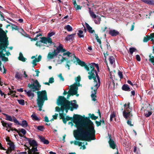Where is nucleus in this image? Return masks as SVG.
I'll list each match as a JSON object with an SVG mask.
<instances>
[{
    "instance_id": "19",
    "label": "nucleus",
    "mask_w": 154,
    "mask_h": 154,
    "mask_svg": "<svg viewBox=\"0 0 154 154\" xmlns=\"http://www.w3.org/2000/svg\"><path fill=\"white\" fill-rule=\"evenodd\" d=\"M39 138L40 140V141L43 143L44 144H48L49 143V141L45 139V137L42 136H40L39 137Z\"/></svg>"
},
{
    "instance_id": "21",
    "label": "nucleus",
    "mask_w": 154,
    "mask_h": 154,
    "mask_svg": "<svg viewBox=\"0 0 154 154\" xmlns=\"http://www.w3.org/2000/svg\"><path fill=\"white\" fill-rule=\"evenodd\" d=\"M122 90L125 91H129L131 90L130 88L127 84L123 85L122 87Z\"/></svg>"
},
{
    "instance_id": "10",
    "label": "nucleus",
    "mask_w": 154,
    "mask_h": 154,
    "mask_svg": "<svg viewBox=\"0 0 154 154\" xmlns=\"http://www.w3.org/2000/svg\"><path fill=\"white\" fill-rule=\"evenodd\" d=\"M81 78H76V79H75V82L74 83L73 85H72L71 86V88H73V87L74 86L75 87V88H76V94L74 95H76L77 97L79 95V94H77V90L78 89V87L79 86H80L79 82L81 81Z\"/></svg>"
},
{
    "instance_id": "32",
    "label": "nucleus",
    "mask_w": 154,
    "mask_h": 154,
    "mask_svg": "<svg viewBox=\"0 0 154 154\" xmlns=\"http://www.w3.org/2000/svg\"><path fill=\"white\" fill-rule=\"evenodd\" d=\"M71 102L72 101H70V106L71 105L72 107L74 108V109H77L78 107V105L75 103H72Z\"/></svg>"
},
{
    "instance_id": "12",
    "label": "nucleus",
    "mask_w": 154,
    "mask_h": 154,
    "mask_svg": "<svg viewBox=\"0 0 154 154\" xmlns=\"http://www.w3.org/2000/svg\"><path fill=\"white\" fill-rule=\"evenodd\" d=\"M14 118V122L17 125H21L23 127H26L28 126V123L26 120H23L22 121V123H20L15 117Z\"/></svg>"
},
{
    "instance_id": "58",
    "label": "nucleus",
    "mask_w": 154,
    "mask_h": 154,
    "mask_svg": "<svg viewBox=\"0 0 154 154\" xmlns=\"http://www.w3.org/2000/svg\"><path fill=\"white\" fill-rule=\"evenodd\" d=\"M71 54V53L70 52L67 51V52L64 53L63 54V56H67L68 57H69Z\"/></svg>"
},
{
    "instance_id": "44",
    "label": "nucleus",
    "mask_w": 154,
    "mask_h": 154,
    "mask_svg": "<svg viewBox=\"0 0 154 154\" xmlns=\"http://www.w3.org/2000/svg\"><path fill=\"white\" fill-rule=\"evenodd\" d=\"M42 43H43V42L42 41V39H41L40 41L37 42L35 44V45L37 46L40 47L42 45Z\"/></svg>"
},
{
    "instance_id": "45",
    "label": "nucleus",
    "mask_w": 154,
    "mask_h": 154,
    "mask_svg": "<svg viewBox=\"0 0 154 154\" xmlns=\"http://www.w3.org/2000/svg\"><path fill=\"white\" fill-rule=\"evenodd\" d=\"M132 116H130V117H128V118H129V119H128L127 121V123L128 125H130V126H133V125L131 124V120L132 119H131V117Z\"/></svg>"
},
{
    "instance_id": "54",
    "label": "nucleus",
    "mask_w": 154,
    "mask_h": 154,
    "mask_svg": "<svg viewBox=\"0 0 154 154\" xmlns=\"http://www.w3.org/2000/svg\"><path fill=\"white\" fill-rule=\"evenodd\" d=\"M22 76V73L21 72H17L16 73L15 77H21Z\"/></svg>"
},
{
    "instance_id": "5",
    "label": "nucleus",
    "mask_w": 154,
    "mask_h": 154,
    "mask_svg": "<svg viewBox=\"0 0 154 154\" xmlns=\"http://www.w3.org/2000/svg\"><path fill=\"white\" fill-rule=\"evenodd\" d=\"M70 101L66 100L64 97L60 96L57 100V104L58 105H61L60 111L63 112L66 106L70 105Z\"/></svg>"
},
{
    "instance_id": "57",
    "label": "nucleus",
    "mask_w": 154,
    "mask_h": 154,
    "mask_svg": "<svg viewBox=\"0 0 154 154\" xmlns=\"http://www.w3.org/2000/svg\"><path fill=\"white\" fill-rule=\"evenodd\" d=\"M95 122L96 124L97 127H98L101 125V120H100L99 121H95Z\"/></svg>"
},
{
    "instance_id": "28",
    "label": "nucleus",
    "mask_w": 154,
    "mask_h": 154,
    "mask_svg": "<svg viewBox=\"0 0 154 154\" xmlns=\"http://www.w3.org/2000/svg\"><path fill=\"white\" fill-rule=\"evenodd\" d=\"M18 59L20 60L23 62L25 61L26 60V59L23 57V54L21 52L20 53L19 56L18 57Z\"/></svg>"
},
{
    "instance_id": "47",
    "label": "nucleus",
    "mask_w": 154,
    "mask_h": 154,
    "mask_svg": "<svg viewBox=\"0 0 154 154\" xmlns=\"http://www.w3.org/2000/svg\"><path fill=\"white\" fill-rule=\"evenodd\" d=\"M39 73V72L37 70H35V71H33V76H38Z\"/></svg>"
},
{
    "instance_id": "39",
    "label": "nucleus",
    "mask_w": 154,
    "mask_h": 154,
    "mask_svg": "<svg viewBox=\"0 0 154 154\" xmlns=\"http://www.w3.org/2000/svg\"><path fill=\"white\" fill-rule=\"evenodd\" d=\"M66 29L69 32L71 31L72 30V28L69 25H67L65 26Z\"/></svg>"
},
{
    "instance_id": "63",
    "label": "nucleus",
    "mask_w": 154,
    "mask_h": 154,
    "mask_svg": "<svg viewBox=\"0 0 154 154\" xmlns=\"http://www.w3.org/2000/svg\"><path fill=\"white\" fill-rule=\"evenodd\" d=\"M54 78H50L49 82L50 83H52L54 82Z\"/></svg>"
},
{
    "instance_id": "33",
    "label": "nucleus",
    "mask_w": 154,
    "mask_h": 154,
    "mask_svg": "<svg viewBox=\"0 0 154 154\" xmlns=\"http://www.w3.org/2000/svg\"><path fill=\"white\" fill-rule=\"evenodd\" d=\"M129 51L130 53L132 54L134 52L137 51V50L135 48L132 47L129 48Z\"/></svg>"
},
{
    "instance_id": "43",
    "label": "nucleus",
    "mask_w": 154,
    "mask_h": 154,
    "mask_svg": "<svg viewBox=\"0 0 154 154\" xmlns=\"http://www.w3.org/2000/svg\"><path fill=\"white\" fill-rule=\"evenodd\" d=\"M32 89H33L32 90L33 92H34L36 91H38L39 89V88L37 87V86L36 85H35L34 84H33V86Z\"/></svg>"
},
{
    "instance_id": "1",
    "label": "nucleus",
    "mask_w": 154,
    "mask_h": 154,
    "mask_svg": "<svg viewBox=\"0 0 154 154\" xmlns=\"http://www.w3.org/2000/svg\"><path fill=\"white\" fill-rule=\"evenodd\" d=\"M73 118V122L77 128L74 131V136L76 140L90 142L96 139V131L89 116L85 117L83 122L81 121L84 118L81 115L74 114Z\"/></svg>"
},
{
    "instance_id": "11",
    "label": "nucleus",
    "mask_w": 154,
    "mask_h": 154,
    "mask_svg": "<svg viewBox=\"0 0 154 154\" xmlns=\"http://www.w3.org/2000/svg\"><path fill=\"white\" fill-rule=\"evenodd\" d=\"M76 88L75 87H73V88H71V87L70 89L68 91V94L66 98L67 99H69V97L71 95L73 96L74 94H76Z\"/></svg>"
},
{
    "instance_id": "50",
    "label": "nucleus",
    "mask_w": 154,
    "mask_h": 154,
    "mask_svg": "<svg viewBox=\"0 0 154 154\" xmlns=\"http://www.w3.org/2000/svg\"><path fill=\"white\" fill-rule=\"evenodd\" d=\"M1 122L2 123V125L3 127H5L6 128L8 127V123L5 122L4 121H2Z\"/></svg>"
},
{
    "instance_id": "35",
    "label": "nucleus",
    "mask_w": 154,
    "mask_h": 154,
    "mask_svg": "<svg viewBox=\"0 0 154 154\" xmlns=\"http://www.w3.org/2000/svg\"><path fill=\"white\" fill-rule=\"evenodd\" d=\"M73 58L72 60V61L74 62V63H77L78 62V59H79V58L76 57L74 55H73Z\"/></svg>"
},
{
    "instance_id": "7",
    "label": "nucleus",
    "mask_w": 154,
    "mask_h": 154,
    "mask_svg": "<svg viewBox=\"0 0 154 154\" xmlns=\"http://www.w3.org/2000/svg\"><path fill=\"white\" fill-rule=\"evenodd\" d=\"M93 64H89V70H87L88 71V73L89 75L88 77H99L98 72L93 66Z\"/></svg>"
},
{
    "instance_id": "61",
    "label": "nucleus",
    "mask_w": 154,
    "mask_h": 154,
    "mask_svg": "<svg viewBox=\"0 0 154 154\" xmlns=\"http://www.w3.org/2000/svg\"><path fill=\"white\" fill-rule=\"evenodd\" d=\"M58 114L55 113L54 115L53 116V119H57V117L58 116Z\"/></svg>"
},
{
    "instance_id": "25",
    "label": "nucleus",
    "mask_w": 154,
    "mask_h": 154,
    "mask_svg": "<svg viewBox=\"0 0 154 154\" xmlns=\"http://www.w3.org/2000/svg\"><path fill=\"white\" fill-rule=\"evenodd\" d=\"M94 21L95 23L97 24H100V21L101 20V18L100 16H97L96 18H94Z\"/></svg>"
},
{
    "instance_id": "16",
    "label": "nucleus",
    "mask_w": 154,
    "mask_h": 154,
    "mask_svg": "<svg viewBox=\"0 0 154 154\" xmlns=\"http://www.w3.org/2000/svg\"><path fill=\"white\" fill-rule=\"evenodd\" d=\"M54 51L57 54L60 52H64L66 51V50L63 48V46L61 44H60L59 46L56 49H55Z\"/></svg>"
},
{
    "instance_id": "62",
    "label": "nucleus",
    "mask_w": 154,
    "mask_h": 154,
    "mask_svg": "<svg viewBox=\"0 0 154 154\" xmlns=\"http://www.w3.org/2000/svg\"><path fill=\"white\" fill-rule=\"evenodd\" d=\"M12 151H13V150L8 148V149L6 151V153L7 154H10V153Z\"/></svg>"
},
{
    "instance_id": "9",
    "label": "nucleus",
    "mask_w": 154,
    "mask_h": 154,
    "mask_svg": "<svg viewBox=\"0 0 154 154\" xmlns=\"http://www.w3.org/2000/svg\"><path fill=\"white\" fill-rule=\"evenodd\" d=\"M40 38L41 39H42V41L43 42V43L46 45L48 44V45H47V47H48L53 43L51 38H49L47 37H40Z\"/></svg>"
},
{
    "instance_id": "51",
    "label": "nucleus",
    "mask_w": 154,
    "mask_h": 154,
    "mask_svg": "<svg viewBox=\"0 0 154 154\" xmlns=\"http://www.w3.org/2000/svg\"><path fill=\"white\" fill-rule=\"evenodd\" d=\"M66 114H64L63 113H59V116L60 117V119H63L65 118V116L66 115Z\"/></svg>"
},
{
    "instance_id": "40",
    "label": "nucleus",
    "mask_w": 154,
    "mask_h": 154,
    "mask_svg": "<svg viewBox=\"0 0 154 154\" xmlns=\"http://www.w3.org/2000/svg\"><path fill=\"white\" fill-rule=\"evenodd\" d=\"M55 34V33L54 32H50L48 34L47 37L49 38H51L50 37L54 35Z\"/></svg>"
},
{
    "instance_id": "8",
    "label": "nucleus",
    "mask_w": 154,
    "mask_h": 154,
    "mask_svg": "<svg viewBox=\"0 0 154 154\" xmlns=\"http://www.w3.org/2000/svg\"><path fill=\"white\" fill-rule=\"evenodd\" d=\"M0 41L1 42L4 43L3 45L5 47H7L8 45V42L7 41V38L6 35L5 34L2 35L0 33Z\"/></svg>"
},
{
    "instance_id": "20",
    "label": "nucleus",
    "mask_w": 154,
    "mask_h": 154,
    "mask_svg": "<svg viewBox=\"0 0 154 154\" xmlns=\"http://www.w3.org/2000/svg\"><path fill=\"white\" fill-rule=\"evenodd\" d=\"M3 114L5 116L6 118L5 119L6 120H8L11 122L13 121L14 122V117H15L14 116H13L12 117L9 115L5 114V113H3Z\"/></svg>"
},
{
    "instance_id": "46",
    "label": "nucleus",
    "mask_w": 154,
    "mask_h": 154,
    "mask_svg": "<svg viewBox=\"0 0 154 154\" xmlns=\"http://www.w3.org/2000/svg\"><path fill=\"white\" fill-rule=\"evenodd\" d=\"M37 129L41 131H43L44 129H45L43 125H40L38 126L37 127Z\"/></svg>"
},
{
    "instance_id": "2",
    "label": "nucleus",
    "mask_w": 154,
    "mask_h": 154,
    "mask_svg": "<svg viewBox=\"0 0 154 154\" xmlns=\"http://www.w3.org/2000/svg\"><path fill=\"white\" fill-rule=\"evenodd\" d=\"M24 138L26 140H27L31 146L32 147L31 149L26 146V145H24V146L27 148L28 149V154H39V152H37V149L38 143L37 142L34 140L32 139L31 138H27L26 137H24Z\"/></svg>"
},
{
    "instance_id": "30",
    "label": "nucleus",
    "mask_w": 154,
    "mask_h": 154,
    "mask_svg": "<svg viewBox=\"0 0 154 154\" xmlns=\"http://www.w3.org/2000/svg\"><path fill=\"white\" fill-rule=\"evenodd\" d=\"M32 90H29L27 92V94L29 97H31L32 99L34 97V94L32 92Z\"/></svg>"
},
{
    "instance_id": "31",
    "label": "nucleus",
    "mask_w": 154,
    "mask_h": 154,
    "mask_svg": "<svg viewBox=\"0 0 154 154\" xmlns=\"http://www.w3.org/2000/svg\"><path fill=\"white\" fill-rule=\"evenodd\" d=\"M89 9L90 10L89 12L91 16L93 18H96L97 16L95 14H94V12L93 11L91 10L90 8Z\"/></svg>"
},
{
    "instance_id": "29",
    "label": "nucleus",
    "mask_w": 154,
    "mask_h": 154,
    "mask_svg": "<svg viewBox=\"0 0 154 154\" xmlns=\"http://www.w3.org/2000/svg\"><path fill=\"white\" fill-rule=\"evenodd\" d=\"M88 115L89 116L90 118H91L92 119L94 120H95L97 119L98 117V116H95L94 114H91V113H89L88 114Z\"/></svg>"
},
{
    "instance_id": "6",
    "label": "nucleus",
    "mask_w": 154,
    "mask_h": 154,
    "mask_svg": "<svg viewBox=\"0 0 154 154\" xmlns=\"http://www.w3.org/2000/svg\"><path fill=\"white\" fill-rule=\"evenodd\" d=\"M130 103L128 102V104L125 103L124 105L125 109L123 111V115L124 117L127 119L130 116H132L133 115L131 113L132 111V108H130Z\"/></svg>"
},
{
    "instance_id": "17",
    "label": "nucleus",
    "mask_w": 154,
    "mask_h": 154,
    "mask_svg": "<svg viewBox=\"0 0 154 154\" xmlns=\"http://www.w3.org/2000/svg\"><path fill=\"white\" fill-rule=\"evenodd\" d=\"M111 136L109 137V143L110 148H112L113 149H116V145L114 141L112 139H111L110 138Z\"/></svg>"
},
{
    "instance_id": "55",
    "label": "nucleus",
    "mask_w": 154,
    "mask_h": 154,
    "mask_svg": "<svg viewBox=\"0 0 154 154\" xmlns=\"http://www.w3.org/2000/svg\"><path fill=\"white\" fill-rule=\"evenodd\" d=\"M93 63L92 65L93 67H94V66H95L97 68V71H99V67L98 66V65L97 64H96L94 63Z\"/></svg>"
},
{
    "instance_id": "60",
    "label": "nucleus",
    "mask_w": 154,
    "mask_h": 154,
    "mask_svg": "<svg viewBox=\"0 0 154 154\" xmlns=\"http://www.w3.org/2000/svg\"><path fill=\"white\" fill-rule=\"evenodd\" d=\"M20 132L23 134V135H25L26 133V131L23 128H22L20 130Z\"/></svg>"
},
{
    "instance_id": "53",
    "label": "nucleus",
    "mask_w": 154,
    "mask_h": 154,
    "mask_svg": "<svg viewBox=\"0 0 154 154\" xmlns=\"http://www.w3.org/2000/svg\"><path fill=\"white\" fill-rule=\"evenodd\" d=\"M9 89L10 90H11V89H10V88H9ZM10 94H9V93L8 94V95H9L11 94H13V96L14 97H17L18 96H15V93H16V92L15 91H11V90H10Z\"/></svg>"
},
{
    "instance_id": "4",
    "label": "nucleus",
    "mask_w": 154,
    "mask_h": 154,
    "mask_svg": "<svg viewBox=\"0 0 154 154\" xmlns=\"http://www.w3.org/2000/svg\"><path fill=\"white\" fill-rule=\"evenodd\" d=\"M89 79L90 80H91L92 79H94V87L96 88V89L91 91L92 94L91 96L92 100L95 101L97 100L96 98L97 97V90L100 85V78H89Z\"/></svg>"
},
{
    "instance_id": "23",
    "label": "nucleus",
    "mask_w": 154,
    "mask_h": 154,
    "mask_svg": "<svg viewBox=\"0 0 154 154\" xmlns=\"http://www.w3.org/2000/svg\"><path fill=\"white\" fill-rule=\"evenodd\" d=\"M86 26L88 31L89 32L91 33H93L94 32V31L92 29V28L89 26V25L87 23H85Z\"/></svg>"
},
{
    "instance_id": "41",
    "label": "nucleus",
    "mask_w": 154,
    "mask_h": 154,
    "mask_svg": "<svg viewBox=\"0 0 154 154\" xmlns=\"http://www.w3.org/2000/svg\"><path fill=\"white\" fill-rule=\"evenodd\" d=\"M18 103L22 105H24L25 104L24 100L23 99L17 100Z\"/></svg>"
},
{
    "instance_id": "59",
    "label": "nucleus",
    "mask_w": 154,
    "mask_h": 154,
    "mask_svg": "<svg viewBox=\"0 0 154 154\" xmlns=\"http://www.w3.org/2000/svg\"><path fill=\"white\" fill-rule=\"evenodd\" d=\"M70 105H68L66 106V107H65V109L66 112V113L67 112H68V110L70 109Z\"/></svg>"
},
{
    "instance_id": "27",
    "label": "nucleus",
    "mask_w": 154,
    "mask_h": 154,
    "mask_svg": "<svg viewBox=\"0 0 154 154\" xmlns=\"http://www.w3.org/2000/svg\"><path fill=\"white\" fill-rule=\"evenodd\" d=\"M109 61L111 65H112L115 63V59L112 56L109 57Z\"/></svg>"
},
{
    "instance_id": "15",
    "label": "nucleus",
    "mask_w": 154,
    "mask_h": 154,
    "mask_svg": "<svg viewBox=\"0 0 154 154\" xmlns=\"http://www.w3.org/2000/svg\"><path fill=\"white\" fill-rule=\"evenodd\" d=\"M78 62L77 63H78L79 65L82 66H84L85 69H86L87 70H89V63H88V65H86V63L84 61H81L80 59H78Z\"/></svg>"
},
{
    "instance_id": "64",
    "label": "nucleus",
    "mask_w": 154,
    "mask_h": 154,
    "mask_svg": "<svg viewBox=\"0 0 154 154\" xmlns=\"http://www.w3.org/2000/svg\"><path fill=\"white\" fill-rule=\"evenodd\" d=\"M136 58L137 60L138 61H140L141 60L140 57L139 55H136Z\"/></svg>"
},
{
    "instance_id": "13",
    "label": "nucleus",
    "mask_w": 154,
    "mask_h": 154,
    "mask_svg": "<svg viewBox=\"0 0 154 154\" xmlns=\"http://www.w3.org/2000/svg\"><path fill=\"white\" fill-rule=\"evenodd\" d=\"M154 38V33H151L150 34V35H146V37H145L143 41L144 42H146L150 39H151V41H153Z\"/></svg>"
},
{
    "instance_id": "49",
    "label": "nucleus",
    "mask_w": 154,
    "mask_h": 154,
    "mask_svg": "<svg viewBox=\"0 0 154 154\" xmlns=\"http://www.w3.org/2000/svg\"><path fill=\"white\" fill-rule=\"evenodd\" d=\"M64 60H65V58L63 57H62V58L61 59L57 60V62L58 64H61L63 62Z\"/></svg>"
},
{
    "instance_id": "52",
    "label": "nucleus",
    "mask_w": 154,
    "mask_h": 154,
    "mask_svg": "<svg viewBox=\"0 0 154 154\" xmlns=\"http://www.w3.org/2000/svg\"><path fill=\"white\" fill-rule=\"evenodd\" d=\"M65 119H66V121H67L71 120V121L72 120V121L73 122V120H74L73 117L72 118V117H70L68 116H66Z\"/></svg>"
},
{
    "instance_id": "48",
    "label": "nucleus",
    "mask_w": 154,
    "mask_h": 154,
    "mask_svg": "<svg viewBox=\"0 0 154 154\" xmlns=\"http://www.w3.org/2000/svg\"><path fill=\"white\" fill-rule=\"evenodd\" d=\"M82 142L79 141H75L74 142V144L75 145H78L79 146H82Z\"/></svg>"
},
{
    "instance_id": "37",
    "label": "nucleus",
    "mask_w": 154,
    "mask_h": 154,
    "mask_svg": "<svg viewBox=\"0 0 154 154\" xmlns=\"http://www.w3.org/2000/svg\"><path fill=\"white\" fill-rule=\"evenodd\" d=\"M149 61L152 63L153 65L154 66V57L150 55L149 56Z\"/></svg>"
},
{
    "instance_id": "26",
    "label": "nucleus",
    "mask_w": 154,
    "mask_h": 154,
    "mask_svg": "<svg viewBox=\"0 0 154 154\" xmlns=\"http://www.w3.org/2000/svg\"><path fill=\"white\" fill-rule=\"evenodd\" d=\"M8 144L10 146L8 148L11 149L13 150H14L15 146L14 143L13 142H11L8 143Z\"/></svg>"
},
{
    "instance_id": "3",
    "label": "nucleus",
    "mask_w": 154,
    "mask_h": 154,
    "mask_svg": "<svg viewBox=\"0 0 154 154\" xmlns=\"http://www.w3.org/2000/svg\"><path fill=\"white\" fill-rule=\"evenodd\" d=\"M36 93L38 97L37 104L39 107L38 110L41 111L45 100H48L47 93L45 90L37 91Z\"/></svg>"
},
{
    "instance_id": "36",
    "label": "nucleus",
    "mask_w": 154,
    "mask_h": 154,
    "mask_svg": "<svg viewBox=\"0 0 154 154\" xmlns=\"http://www.w3.org/2000/svg\"><path fill=\"white\" fill-rule=\"evenodd\" d=\"M152 114V112L148 111H146L144 113V115L146 117H147L149 116Z\"/></svg>"
},
{
    "instance_id": "56",
    "label": "nucleus",
    "mask_w": 154,
    "mask_h": 154,
    "mask_svg": "<svg viewBox=\"0 0 154 154\" xmlns=\"http://www.w3.org/2000/svg\"><path fill=\"white\" fill-rule=\"evenodd\" d=\"M36 62H37V59L36 58L32 60V63L33 64L34 67L37 65Z\"/></svg>"
},
{
    "instance_id": "34",
    "label": "nucleus",
    "mask_w": 154,
    "mask_h": 154,
    "mask_svg": "<svg viewBox=\"0 0 154 154\" xmlns=\"http://www.w3.org/2000/svg\"><path fill=\"white\" fill-rule=\"evenodd\" d=\"M116 116L115 112H113L110 115V122L112 121L113 120V118H115Z\"/></svg>"
},
{
    "instance_id": "24",
    "label": "nucleus",
    "mask_w": 154,
    "mask_h": 154,
    "mask_svg": "<svg viewBox=\"0 0 154 154\" xmlns=\"http://www.w3.org/2000/svg\"><path fill=\"white\" fill-rule=\"evenodd\" d=\"M75 35V34H73L68 35L65 38V40L66 41L72 40L74 39V36Z\"/></svg>"
},
{
    "instance_id": "42",
    "label": "nucleus",
    "mask_w": 154,
    "mask_h": 154,
    "mask_svg": "<svg viewBox=\"0 0 154 154\" xmlns=\"http://www.w3.org/2000/svg\"><path fill=\"white\" fill-rule=\"evenodd\" d=\"M31 117L32 118L33 120L39 121L40 120L39 119L38 117L35 115L32 114L31 116Z\"/></svg>"
},
{
    "instance_id": "22",
    "label": "nucleus",
    "mask_w": 154,
    "mask_h": 154,
    "mask_svg": "<svg viewBox=\"0 0 154 154\" xmlns=\"http://www.w3.org/2000/svg\"><path fill=\"white\" fill-rule=\"evenodd\" d=\"M141 1L149 5H154V1L153 0H141Z\"/></svg>"
},
{
    "instance_id": "18",
    "label": "nucleus",
    "mask_w": 154,
    "mask_h": 154,
    "mask_svg": "<svg viewBox=\"0 0 154 154\" xmlns=\"http://www.w3.org/2000/svg\"><path fill=\"white\" fill-rule=\"evenodd\" d=\"M109 34L112 36H115L119 34V32L116 30L111 29L109 30Z\"/></svg>"
},
{
    "instance_id": "14",
    "label": "nucleus",
    "mask_w": 154,
    "mask_h": 154,
    "mask_svg": "<svg viewBox=\"0 0 154 154\" xmlns=\"http://www.w3.org/2000/svg\"><path fill=\"white\" fill-rule=\"evenodd\" d=\"M58 54L54 50L52 52H49L48 55L47 57L48 59L51 60L53 59Z\"/></svg>"
},
{
    "instance_id": "38",
    "label": "nucleus",
    "mask_w": 154,
    "mask_h": 154,
    "mask_svg": "<svg viewBox=\"0 0 154 154\" xmlns=\"http://www.w3.org/2000/svg\"><path fill=\"white\" fill-rule=\"evenodd\" d=\"M83 32L82 30H79V32L77 34L80 38L83 37H84V35L82 34Z\"/></svg>"
}]
</instances>
